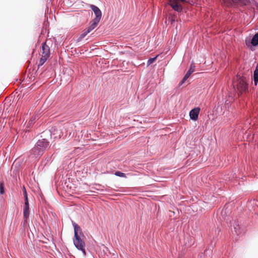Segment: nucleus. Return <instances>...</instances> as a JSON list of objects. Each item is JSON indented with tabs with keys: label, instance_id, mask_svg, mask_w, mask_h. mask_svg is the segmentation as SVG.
<instances>
[{
	"label": "nucleus",
	"instance_id": "obj_19",
	"mask_svg": "<svg viewBox=\"0 0 258 258\" xmlns=\"http://www.w3.org/2000/svg\"><path fill=\"white\" fill-rule=\"evenodd\" d=\"M24 198H25V205L29 204L28 196H25V197H24Z\"/></svg>",
	"mask_w": 258,
	"mask_h": 258
},
{
	"label": "nucleus",
	"instance_id": "obj_5",
	"mask_svg": "<svg viewBox=\"0 0 258 258\" xmlns=\"http://www.w3.org/2000/svg\"><path fill=\"white\" fill-rule=\"evenodd\" d=\"M237 81V90L240 92H245L248 88V84L246 83V78H240L238 79Z\"/></svg>",
	"mask_w": 258,
	"mask_h": 258
},
{
	"label": "nucleus",
	"instance_id": "obj_3",
	"mask_svg": "<svg viewBox=\"0 0 258 258\" xmlns=\"http://www.w3.org/2000/svg\"><path fill=\"white\" fill-rule=\"evenodd\" d=\"M73 242L75 247L78 250H81L82 252L83 255H86V244L85 241L82 238V237H74Z\"/></svg>",
	"mask_w": 258,
	"mask_h": 258
},
{
	"label": "nucleus",
	"instance_id": "obj_14",
	"mask_svg": "<svg viewBox=\"0 0 258 258\" xmlns=\"http://www.w3.org/2000/svg\"><path fill=\"white\" fill-rule=\"evenodd\" d=\"M251 43L253 46H256L258 44V33L255 34L253 36Z\"/></svg>",
	"mask_w": 258,
	"mask_h": 258
},
{
	"label": "nucleus",
	"instance_id": "obj_16",
	"mask_svg": "<svg viewBox=\"0 0 258 258\" xmlns=\"http://www.w3.org/2000/svg\"><path fill=\"white\" fill-rule=\"evenodd\" d=\"M116 176L121 177H126V175L125 173L121 172L120 171H116L114 174Z\"/></svg>",
	"mask_w": 258,
	"mask_h": 258
},
{
	"label": "nucleus",
	"instance_id": "obj_15",
	"mask_svg": "<svg viewBox=\"0 0 258 258\" xmlns=\"http://www.w3.org/2000/svg\"><path fill=\"white\" fill-rule=\"evenodd\" d=\"M89 33H90L89 31H88V30L87 29V30H84L82 34L80 35V37H79V39H82L83 38H84Z\"/></svg>",
	"mask_w": 258,
	"mask_h": 258
},
{
	"label": "nucleus",
	"instance_id": "obj_17",
	"mask_svg": "<svg viewBox=\"0 0 258 258\" xmlns=\"http://www.w3.org/2000/svg\"><path fill=\"white\" fill-rule=\"evenodd\" d=\"M5 192L4 184L3 182H0V194L1 195Z\"/></svg>",
	"mask_w": 258,
	"mask_h": 258
},
{
	"label": "nucleus",
	"instance_id": "obj_2",
	"mask_svg": "<svg viewBox=\"0 0 258 258\" xmlns=\"http://www.w3.org/2000/svg\"><path fill=\"white\" fill-rule=\"evenodd\" d=\"M50 47L46 42L43 43L40 48L41 57L39 60V66L43 65L50 56Z\"/></svg>",
	"mask_w": 258,
	"mask_h": 258
},
{
	"label": "nucleus",
	"instance_id": "obj_6",
	"mask_svg": "<svg viewBox=\"0 0 258 258\" xmlns=\"http://www.w3.org/2000/svg\"><path fill=\"white\" fill-rule=\"evenodd\" d=\"M168 2L170 6L174 10L177 12H180L182 10V7L178 0H168Z\"/></svg>",
	"mask_w": 258,
	"mask_h": 258
},
{
	"label": "nucleus",
	"instance_id": "obj_12",
	"mask_svg": "<svg viewBox=\"0 0 258 258\" xmlns=\"http://www.w3.org/2000/svg\"><path fill=\"white\" fill-rule=\"evenodd\" d=\"M99 21H96L95 20H93L92 24L88 28V31L90 32L92 31L95 28H96L98 24Z\"/></svg>",
	"mask_w": 258,
	"mask_h": 258
},
{
	"label": "nucleus",
	"instance_id": "obj_4",
	"mask_svg": "<svg viewBox=\"0 0 258 258\" xmlns=\"http://www.w3.org/2000/svg\"><path fill=\"white\" fill-rule=\"evenodd\" d=\"M227 7H231L233 5L240 6H246L250 3L249 0H222Z\"/></svg>",
	"mask_w": 258,
	"mask_h": 258
},
{
	"label": "nucleus",
	"instance_id": "obj_21",
	"mask_svg": "<svg viewBox=\"0 0 258 258\" xmlns=\"http://www.w3.org/2000/svg\"><path fill=\"white\" fill-rule=\"evenodd\" d=\"M181 2H185L186 0H179Z\"/></svg>",
	"mask_w": 258,
	"mask_h": 258
},
{
	"label": "nucleus",
	"instance_id": "obj_10",
	"mask_svg": "<svg viewBox=\"0 0 258 258\" xmlns=\"http://www.w3.org/2000/svg\"><path fill=\"white\" fill-rule=\"evenodd\" d=\"M195 64L194 62H192L190 69L188 71V72L186 73V74L185 75L184 77H183L181 83H184L186 80L189 77L190 75L195 71Z\"/></svg>",
	"mask_w": 258,
	"mask_h": 258
},
{
	"label": "nucleus",
	"instance_id": "obj_11",
	"mask_svg": "<svg viewBox=\"0 0 258 258\" xmlns=\"http://www.w3.org/2000/svg\"><path fill=\"white\" fill-rule=\"evenodd\" d=\"M23 216L24 219V222L27 223V220L29 216V205H25L23 209Z\"/></svg>",
	"mask_w": 258,
	"mask_h": 258
},
{
	"label": "nucleus",
	"instance_id": "obj_9",
	"mask_svg": "<svg viewBox=\"0 0 258 258\" xmlns=\"http://www.w3.org/2000/svg\"><path fill=\"white\" fill-rule=\"evenodd\" d=\"M73 225L74 228V237H84L81 227L76 223H74Z\"/></svg>",
	"mask_w": 258,
	"mask_h": 258
},
{
	"label": "nucleus",
	"instance_id": "obj_1",
	"mask_svg": "<svg viewBox=\"0 0 258 258\" xmlns=\"http://www.w3.org/2000/svg\"><path fill=\"white\" fill-rule=\"evenodd\" d=\"M49 142L45 139L39 140L32 148L31 154L37 157L42 154L43 151L48 147Z\"/></svg>",
	"mask_w": 258,
	"mask_h": 258
},
{
	"label": "nucleus",
	"instance_id": "obj_20",
	"mask_svg": "<svg viewBox=\"0 0 258 258\" xmlns=\"http://www.w3.org/2000/svg\"><path fill=\"white\" fill-rule=\"evenodd\" d=\"M23 194H24V197L27 196V191H26L25 186H23Z\"/></svg>",
	"mask_w": 258,
	"mask_h": 258
},
{
	"label": "nucleus",
	"instance_id": "obj_7",
	"mask_svg": "<svg viewBox=\"0 0 258 258\" xmlns=\"http://www.w3.org/2000/svg\"><path fill=\"white\" fill-rule=\"evenodd\" d=\"M91 8L95 15V18L94 20H95L96 21H100L102 17V13L100 10L94 5H91Z\"/></svg>",
	"mask_w": 258,
	"mask_h": 258
},
{
	"label": "nucleus",
	"instance_id": "obj_8",
	"mask_svg": "<svg viewBox=\"0 0 258 258\" xmlns=\"http://www.w3.org/2000/svg\"><path fill=\"white\" fill-rule=\"evenodd\" d=\"M200 112V108L197 107L192 109L189 112L190 118L193 120H197L198 119V116Z\"/></svg>",
	"mask_w": 258,
	"mask_h": 258
},
{
	"label": "nucleus",
	"instance_id": "obj_13",
	"mask_svg": "<svg viewBox=\"0 0 258 258\" xmlns=\"http://www.w3.org/2000/svg\"><path fill=\"white\" fill-rule=\"evenodd\" d=\"M253 80L255 85L258 83V64L256 65L255 71L253 73Z\"/></svg>",
	"mask_w": 258,
	"mask_h": 258
},
{
	"label": "nucleus",
	"instance_id": "obj_18",
	"mask_svg": "<svg viewBox=\"0 0 258 258\" xmlns=\"http://www.w3.org/2000/svg\"><path fill=\"white\" fill-rule=\"evenodd\" d=\"M157 56H156V57H153V58H150L148 60V62H147L148 65H150V64H152V63H153L157 59Z\"/></svg>",
	"mask_w": 258,
	"mask_h": 258
}]
</instances>
